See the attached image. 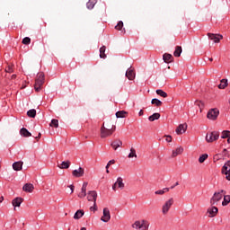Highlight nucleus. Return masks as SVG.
I'll use <instances>...</instances> for the list:
<instances>
[{
    "label": "nucleus",
    "mask_w": 230,
    "mask_h": 230,
    "mask_svg": "<svg viewBox=\"0 0 230 230\" xmlns=\"http://www.w3.org/2000/svg\"><path fill=\"white\" fill-rule=\"evenodd\" d=\"M44 76H45L44 73L42 72L38 73L35 80V84H34V89L36 93H39L42 85H44Z\"/></svg>",
    "instance_id": "obj_2"
},
{
    "label": "nucleus",
    "mask_w": 230,
    "mask_h": 230,
    "mask_svg": "<svg viewBox=\"0 0 230 230\" xmlns=\"http://www.w3.org/2000/svg\"><path fill=\"white\" fill-rule=\"evenodd\" d=\"M143 114H144L143 110H140V111L138 112V116H143Z\"/></svg>",
    "instance_id": "obj_52"
},
{
    "label": "nucleus",
    "mask_w": 230,
    "mask_h": 230,
    "mask_svg": "<svg viewBox=\"0 0 230 230\" xmlns=\"http://www.w3.org/2000/svg\"><path fill=\"white\" fill-rule=\"evenodd\" d=\"M175 186H179V181H176V183L171 187V190H173V188H175Z\"/></svg>",
    "instance_id": "obj_49"
},
{
    "label": "nucleus",
    "mask_w": 230,
    "mask_h": 230,
    "mask_svg": "<svg viewBox=\"0 0 230 230\" xmlns=\"http://www.w3.org/2000/svg\"><path fill=\"white\" fill-rule=\"evenodd\" d=\"M90 209H91V211H93H93H96V210H94V202H93V207H91Z\"/></svg>",
    "instance_id": "obj_55"
},
{
    "label": "nucleus",
    "mask_w": 230,
    "mask_h": 230,
    "mask_svg": "<svg viewBox=\"0 0 230 230\" xmlns=\"http://www.w3.org/2000/svg\"><path fill=\"white\" fill-rule=\"evenodd\" d=\"M116 188H118V185H117L116 183H114V184L112 185V190H113L114 191H116Z\"/></svg>",
    "instance_id": "obj_50"
},
{
    "label": "nucleus",
    "mask_w": 230,
    "mask_h": 230,
    "mask_svg": "<svg viewBox=\"0 0 230 230\" xmlns=\"http://www.w3.org/2000/svg\"><path fill=\"white\" fill-rule=\"evenodd\" d=\"M102 222H110L111 221V210L109 208H104L102 211V217H101Z\"/></svg>",
    "instance_id": "obj_9"
},
{
    "label": "nucleus",
    "mask_w": 230,
    "mask_h": 230,
    "mask_svg": "<svg viewBox=\"0 0 230 230\" xmlns=\"http://www.w3.org/2000/svg\"><path fill=\"white\" fill-rule=\"evenodd\" d=\"M161 118L160 113H154L153 115L148 117L149 121H155V119H159Z\"/></svg>",
    "instance_id": "obj_30"
},
{
    "label": "nucleus",
    "mask_w": 230,
    "mask_h": 230,
    "mask_svg": "<svg viewBox=\"0 0 230 230\" xmlns=\"http://www.w3.org/2000/svg\"><path fill=\"white\" fill-rule=\"evenodd\" d=\"M184 152V148L182 146H180L176 148V150H172V157H177V155H181Z\"/></svg>",
    "instance_id": "obj_22"
},
{
    "label": "nucleus",
    "mask_w": 230,
    "mask_h": 230,
    "mask_svg": "<svg viewBox=\"0 0 230 230\" xmlns=\"http://www.w3.org/2000/svg\"><path fill=\"white\" fill-rule=\"evenodd\" d=\"M106 173H109V169H106Z\"/></svg>",
    "instance_id": "obj_59"
},
{
    "label": "nucleus",
    "mask_w": 230,
    "mask_h": 230,
    "mask_svg": "<svg viewBox=\"0 0 230 230\" xmlns=\"http://www.w3.org/2000/svg\"><path fill=\"white\" fill-rule=\"evenodd\" d=\"M84 170L82 167H79L78 169H75L72 172V175L77 178L84 177Z\"/></svg>",
    "instance_id": "obj_14"
},
{
    "label": "nucleus",
    "mask_w": 230,
    "mask_h": 230,
    "mask_svg": "<svg viewBox=\"0 0 230 230\" xmlns=\"http://www.w3.org/2000/svg\"><path fill=\"white\" fill-rule=\"evenodd\" d=\"M220 158L218 157V155H216L215 156H214V161H218Z\"/></svg>",
    "instance_id": "obj_51"
},
{
    "label": "nucleus",
    "mask_w": 230,
    "mask_h": 230,
    "mask_svg": "<svg viewBox=\"0 0 230 230\" xmlns=\"http://www.w3.org/2000/svg\"><path fill=\"white\" fill-rule=\"evenodd\" d=\"M152 105H155L156 107H161L163 105V102H161L159 99H153L151 101Z\"/></svg>",
    "instance_id": "obj_35"
},
{
    "label": "nucleus",
    "mask_w": 230,
    "mask_h": 230,
    "mask_svg": "<svg viewBox=\"0 0 230 230\" xmlns=\"http://www.w3.org/2000/svg\"><path fill=\"white\" fill-rule=\"evenodd\" d=\"M84 210H77L74 215L75 220H80L84 217Z\"/></svg>",
    "instance_id": "obj_27"
},
{
    "label": "nucleus",
    "mask_w": 230,
    "mask_h": 230,
    "mask_svg": "<svg viewBox=\"0 0 230 230\" xmlns=\"http://www.w3.org/2000/svg\"><path fill=\"white\" fill-rule=\"evenodd\" d=\"M149 226H150V224H148L147 221L140 220V221H136L132 225V227H133V229H137V230H148Z\"/></svg>",
    "instance_id": "obj_4"
},
{
    "label": "nucleus",
    "mask_w": 230,
    "mask_h": 230,
    "mask_svg": "<svg viewBox=\"0 0 230 230\" xmlns=\"http://www.w3.org/2000/svg\"><path fill=\"white\" fill-rule=\"evenodd\" d=\"M187 129L188 124H180L176 128V134H178V136H181V134H184V132H186Z\"/></svg>",
    "instance_id": "obj_13"
},
{
    "label": "nucleus",
    "mask_w": 230,
    "mask_h": 230,
    "mask_svg": "<svg viewBox=\"0 0 230 230\" xmlns=\"http://www.w3.org/2000/svg\"><path fill=\"white\" fill-rule=\"evenodd\" d=\"M209 61H210V62H213V58H209Z\"/></svg>",
    "instance_id": "obj_57"
},
{
    "label": "nucleus",
    "mask_w": 230,
    "mask_h": 230,
    "mask_svg": "<svg viewBox=\"0 0 230 230\" xmlns=\"http://www.w3.org/2000/svg\"><path fill=\"white\" fill-rule=\"evenodd\" d=\"M163 58L165 64H170V62H173V56L172 54L165 53L164 54Z\"/></svg>",
    "instance_id": "obj_19"
},
{
    "label": "nucleus",
    "mask_w": 230,
    "mask_h": 230,
    "mask_svg": "<svg viewBox=\"0 0 230 230\" xmlns=\"http://www.w3.org/2000/svg\"><path fill=\"white\" fill-rule=\"evenodd\" d=\"M226 195V190H221L217 192H215L213 197L210 199V204L211 206H215L217 202H220L222 200V197Z\"/></svg>",
    "instance_id": "obj_3"
},
{
    "label": "nucleus",
    "mask_w": 230,
    "mask_h": 230,
    "mask_svg": "<svg viewBox=\"0 0 230 230\" xmlns=\"http://www.w3.org/2000/svg\"><path fill=\"white\" fill-rule=\"evenodd\" d=\"M220 137V133L217 131H212L210 133H208L206 136V141L208 143H213V141H217V139Z\"/></svg>",
    "instance_id": "obj_6"
},
{
    "label": "nucleus",
    "mask_w": 230,
    "mask_h": 230,
    "mask_svg": "<svg viewBox=\"0 0 230 230\" xmlns=\"http://www.w3.org/2000/svg\"><path fill=\"white\" fill-rule=\"evenodd\" d=\"M123 146V142L119 139H115L111 142V146L113 148V150H118L119 146Z\"/></svg>",
    "instance_id": "obj_17"
},
{
    "label": "nucleus",
    "mask_w": 230,
    "mask_h": 230,
    "mask_svg": "<svg viewBox=\"0 0 230 230\" xmlns=\"http://www.w3.org/2000/svg\"><path fill=\"white\" fill-rule=\"evenodd\" d=\"M170 191V188H164L163 190H156L155 195H164V193H168Z\"/></svg>",
    "instance_id": "obj_33"
},
{
    "label": "nucleus",
    "mask_w": 230,
    "mask_h": 230,
    "mask_svg": "<svg viewBox=\"0 0 230 230\" xmlns=\"http://www.w3.org/2000/svg\"><path fill=\"white\" fill-rule=\"evenodd\" d=\"M68 188H70L71 193L75 192V185H69Z\"/></svg>",
    "instance_id": "obj_48"
},
{
    "label": "nucleus",
    "mask_w": 230,
    "mask_h": 230,
    "mask_svg": "<svg viewBox=\"0 0 230 230\" xmlns=\"http://www.w3.org/2000/svg\"><path fill=\"white\" fill-rule=\"evenodd\" d=\"M208 213L209 214L208 217L213 218V217H217V214L218 213V208L217 207H211L208 209Z\"/></svg>",
    "instance_id": "obj_18"
},
{
    "label": "nucleus",
    "mask_w": 230,
    "mask_h": 230,
    "mask_svg": "<svg viewBox=\"0 0 230 230\" xmlns=\"http://www.w3.org/2000/svg\"><path fill=\"white\" fill-rule=\"evenodd\" d=\"M121 28H123V22L120 21V22H119L118 24L115 26V29L120 31Z\"/></svg>",
    "instance_id": "obj_44"
},
{
    "label": "nucleus",
    "mask_w": 230,
    "mask_h": 230,
    "mask_svg": "<svg viewBox=\"0 0 230 230\" xmlns=\"http://www.w3.org/2000/svg\"><path fill=\"white\" fill-rule=\"evenodd\" d=\"M173 206V198L169 199L162 207V213L163 215H168V211Z\"/></svg>",
    "instance_id": "obj_7"
},
{
    "label": "nucleus",
    "mask_w": 230,
    "mask_h": 230,
    "mask_svg": "<svg viewBox=\"0 0 230 230\" xmlns=\"http://www.w3.org/2000/svg\"><path fill=\"white\" fill-rule=\"evenodd\" d=\"M218 114H220V111L217 109H212L208 112L207 118L215 120L218 118Z\"/></svg>",
    "instance_id": "obj_10"
},
{
    "label": "nucleus",
    "mask_w": 230,
    "mask_h": 230,
    "mask_svg": "<svg viewBox=\"0 0 230 230\" xmlns=\"http://www.w3.org/2000/svg\"><path fill=\"white\" fill-rule=\"evenodd\" d=\"M96 199H98V193L96 190H90L87 193V200L89 202H94V211H98V206H96Z\"/></svg>",
    "instance_id": "obj_5"
},
{
    "label": "nucleus",
    "mask_w": 230,
    "mask_h": 230,
    "mask_svg": "<svg viewBox=\"0 0 230 230\" xmlns=\"http://www.w3.org/2000/svg\"><path fill=\"white\" fill-rule=\"evenodd\" d=\"M98 3V0H89L86 4L88 10H93L94 8V4Z\"/></svg>",
    "instance_id": "obj_26"
},
{
    "label": "nucleus",
    "mask_w": 230,
    "mask_h": 230,
    "mask_svg": "<svg viewBox=\"0 0 230 230\" xmlns=\"http://www.w3.org/2000/svg\"><path fill=\"white\" fill-rule=\"evenodd\" d=\"M230 202V195H224V200L222 202V206H227Z\"/></svg>",
    "instance_id": "obj_36"
},
{
    "label": "nucleus",
    "mask_w": 230,
    "mask_h": 230,
    "mask_svg": "<svg viewBox=\"0 0 230 230\" xmlns=\"http://www.w3.org/2000/svg\"><path fill=\"white\" fill-rule=\"evenodd\" d=\"M12 78H13V79L17 78V75H12Z\"/></svg>",
    "instance_id": "obj_56"
},
{
    "label": "nucleus",
    "mask_w": 230,
    "mask_h": 230,
    "mask_svg": "<svg viewBox=\"0 0 230 230\" xmlns=\"http://www.w3.org/2000/svg\"><path fill=\"white\" fill-rule=\"evenodd\" d=\"M27 116H29V118H35L37 116V111L35 109L28 111Z\"/></svg>",
    "instance_id": "obj_32"
},
{
    "label": "nucleus",
    "mask_w": 230,
    "mask_h": 230,
    "mask_svg": "<svg viewBox=\"0 0 230 230\" xmlns=\"http://www.w3.org/2000/svg\"><path fill=\"white\" fill-rule=\"evenodd\" d=\"M227 85H228L227 79H222L220 81V84H218V89H226Z\"/></svg>",
    "instance_id": "obj_28"
},
{
    "label": "nucleus",
    "mask_w": 230,
    "mask_h": 230,
    "mask_svg": "<svg viewBox=\"0 0 230 230\" xmlns=\"http://www.w3.org/2000/svg\"><path fill=\"white\" fill-rule=\"evenodd\" d=\"M50 127H55V128H58V119H52L50 122Z\"/></svg>",
    "instance_id": "obj_39"
},
{
    "label": "nucleus",
    "mask_w": 230,
    "mask_h": 230,
    "mask_svg": "<svg viewBox=\"0 0 230 230\" xmlns=\"http://www.w3.org/2000/svg\"><path fill=\"white\" fill-rule=\"evenodd\" d=\"M195 105H197L198 107H199L200 111H202V107H204V102L201 101H196L195 102Z\"/></svg>",
    "instance_id": "obj_43"
},
{
    "label": "nucleus",
    "mask_w": 230,
    "mask_h": 230,
    "mask_svg": "<svg viewBox=\"0 0 230 230\" xmlns=\"http://www.w3.org/2000/svg\"><path fill=\"white\" fill-rule=\"evenodd\" d=\"M181 53H182V47L176 46L174 53H173L174 57H181Z\"/></svg>",
    "instance_id": "obj_29"
},
{
    "label": "nucleus",
    "mask_w": 230,
    "mask_h": 230,
    "mask_svg": "<svg viewBox=\"0 0 230 230\" xmlns=\"http://www.w3.org/2000/svg\"><path fill=\"white\" fill-rule=\"evenodd\" d=\"M126 77L128 80H134V78H136V72H134V69H132V67L128 68V70L126 71Z\"/></svg>",
    "instance_id": "obj_15"
},
{
    "label": "nucleus",
    "mask_w": 230,
    "mask_h": 230,
    "mask_svg": "<svg viewBox=\"0 0 230 230\" xmlns=\"http://www.w3.org/2000/svg\"><path fill=\"white\" fill-rule=\"evenodd\" d=\"M222 173L226 175V181H230V161L226 162L222 167Z\"/></svg>",
    "instance_id": "obj_8"
},
{
    "label": "nucleus",
    "mask_w": 230,
    "mask_h": 230,
    "mask_svg": "<svg viewBox=\"0 0 230 230\" xmlns=\"http://www.w3.org/2000/svg\"><path fill=\"white\" fill-rule=\"evenodd\" d=\"M116 132V125L112 124L111 121H107L106 122V127L105 123L102 124V127L101 128V137L105 138V137H110V136H112Z\"/></svg>",
    "instance_id": "obj_1"
},
{
    "label": "nucleus",
    "mask_w": 230,
    "mask_h": 230,
    "mask_svg": "<svg viewBox=\"0 0 230 230\" xmlns=\"http://www.w3.org/2000/svg\"><path fill=\"white\" fill-rule=\"evenodd\" d=\"M221 137H222L223 139H226V137H228V138H229V137H230V131H227V130L223 131Z\"/></svg>",
    "instance_id": "obj_41"
},
{
    "label": "nucleus",
    "mask_w": 230,
    "mask_h": 230,
    "mask_svg": "<svg viewBox=\"0 0 230 230\" xmlns=\"http://www.w3.org/2000/svg\"><path fill=\"white\" fill-rule=\"evenodd\" d=\"M22 164L23 163L22 162H15L13 164V169L15 171V172H21V170H22Z\"/></svg>",
    "instance_id": "obj_21"
},
{
    "label": "nucleus",
    "mask_w": 230,
    "mask_h": 230,
    "mask_svg": "<svg viewBox=\"0 0 230 230\" xmlns=\"http://www.w3.org/2000/svg\"><path fill=\"white\" fill-rule=\"evenodd\" d=\"M105 46L100 48V58H107V55H105Z\"/></svg>",
    "instance_id": "obj_31"
},
{
    "label": "nucleus",
    "mask_w": 230,
    "mask_h": 230,
    "mask_svg": "<svg viewBox=\"0 0 230 230\" xmlns=\"http://www.w3.org/2000/svg\"><path fill=\"white\" fill-rule=\"evenodd\" d=\"M115 184L117 185L118 188H119L120 190H123V188H125V183H123V178L119 177L115 182Z\"/></svg>",
    "instance_id": "obj_24"
},
{
    "label": "nucleus",
    "mask_w": 230,
    "mask_h": 230,
    "mask_svg": "<svg viewBox=\"0 0 230 230\" xmlns=\"http://www.w3.org/2000/svg\"><path fill=\"white\" fill-rule=\"evenodd\" d=\"M206 159H208V154H204L200 155L199 158V163L202 164L204 163V161H206Z\"/></svg>",
    "instance_id": "obj_40"
},
{
    "label": "nucleus",
    "mask_w": 230,
    "mask_h": 230,
    "mask_svg": "<svg viewBox=\"0 0 230 230\" xmlns=\"http://www.w3.org/2000/svg\"><path fill=\"white\" fill-rule=\"evenodd\" d=\"M127 114V111H120L116 112V118H125V115Z\"/></svg>",
    "instance_id": "obj_38"
},
{
    "label": "nucleus",
    "mask_w": 230,
    "mask_h": 230,
    "mask_svg": "<svg viewBox=\"0 0 230 230\" xmlns=\"http://www.w3.org/2000/svg\"><path fill=\"white\" fill-rule=\"evenodd\" d=\"M129 159H132V157H137V155L136 154V149L134 147L130 148V153L128 155Z\"/></svg>",
    "instance_id": "obj_37"
},
{
    "label": "nucleus",
    "mask_w": 230,
    "mask_h": 230,
    "mask_svg": "<svg viewBox=\"0 0 230 230\" xmlns=\"http://www.w3.org/2000/svg\"><path fill=\"white\" fill-rule=\"evenodd\" d=\"M156 94H158V96H161L162 98H168V93H166V92L163 90H156Z\"/></svg>",
    "instance_id": "obj_34"
},
{
    "label": "nucleus",
    "mask_w": 230,
    "mask_h": 230,
    "mask_svg": "<svg viewBox=\"0 0 230 230\" xmlns=\"http://www.w3.org/2000/svg\"><path fill=\"white\" fill-rule=\"evenodd\" d=\"M40 136H41V134L39 133L38 137H36V139H40Z\"/></svg>",
    "instance_id": "obj_53"
},
{
    "label": "nucleus",
    "mask_w": 230,
    "mask_h": 230,
    "mask_svg": "<svg viewBox=\"0 0 230 230\" xmlns=\"http://www.w3.org/2000/svg\"><path fill=\"white\" fill-rule=\"evenodd\" d=\"M88 182L84 181L83 183L82 189H81V192L78 194L79 199H84V197H87V186H88Z\"/></svg>",
    "instance_id": "obj_12"
},
{
    "label": "nucleus",
    "mask_w": 230,
    "mask_h": 230,
    "mask_svg": "<svg viewBox=\"0 0 230 230\" xmlns=\"http://www.w3.org/2000/svg\"><path fill=\"white\" fill-rule=\"evenodd\" d=\"M3 200H4V197H0V202H3Z\"/></svg>",
    "instance_id": "obj_54"
},
{
    "label": "nucleus",
    "mask_w": 230,
    "mask_h": 230,
    "mask_svg": "<svg viewBox=\"0 0 230 230\" xmlns=\"http://www.w3.org/2000/svg\"><path fill=\"white\" fill-rule=\"evenodd\" d=\"M208 39H210V40H214L216 44H218V42H220V40L224 39V36H222V34L208 33Z\"/></svg>",
    "instance_id": "obj_11"
},
{
    "label": "nucleus",
    "mask_w": 230,
    "mask_h": 230,
    "mask_svg": "<svg viewBox=\"0 0 230 230\" xmlns=\"http://www.w3.org/2000/svg\"><path fill=\"white\" fill-rule=\"evenodd\" d=\"M114 163H116L115 160L109 161L107 165H106V170H108L111 167V164H114Z\"/></svg>",
    "instance_id": "obj_46"
},
{
    "label": "nucleus",
    "mask_w": 230,
    "mask_h": 230,
    "mask_svg": "<svg viewBox=\"0 0 230 230\" xmlns=\"http://www.w3.org/2000/svg\"><path fill=\"white\" fill-rule=\"evenodd\" d=\"M22 190L23 191H26V193H33L35 187L31 183H26L23 185Z\"/></svg>",
    "instance_id": "obj_16"
},
{
    "label": "nucleus",
    "mask_w": 230,
    "mask_h": 230,
    "mask_svg": "<svg viewBox=\"0 0 230 230\" xmlns=\"http://www.w3.org/2000/svg\"><path fill=\"white\" fill-rule=\"evenodd\" d=\"M20 134H21V136H23V137H31V134L25 128H22L20 130Z\"/></svg>",
    "instance_id": "obj_25"
},
{
    "label": "nucleus",
    "mask_w": 230,
    "mask_h": 230,
    "mask_svg": "<svg viewBox=\"0 0 230 230\" xmlns=\"http://www.w3.org/2000/svg\"><path fill=\"white\" fill-rule=\"evenodd\" d=\"M58 166L61 170H67V168H69V166H71V162H69V161L62 162L61 164H58Z\"/></svg>",
    "instance_id": "obj_23"
},
{
    "label": "nucleus",
    "mask_w": 230,
    "mask_h": 230,
    "mask_svg": "<svg viewBox=\"0 0 230 230\" xmlns=\"http://www.w3.org/2000/svg\"><path fill=\"white\" fill-rule=\"evenodd\" d=\"M5 73H13V67L8 66V67L5 68Z\"/></svg>",
    "instance_id": "obj_45"
},
{
    "label": "nucleus",
    "mask_w": 230,
    "mask_h": 230,
    "mask_svg": "<svg viewBox=\"0 0 230 230\" xmlns=\"http://www.w3.org/2000/svg\"><path fill=\"white\" fill-rule=\"evenodd\" d=\"M23 200L22 198H16L13 199L12 204L14 208H21V204H22Z\"/></svg>",
    "instance_id": "obj_20"
},
{
    "label": "nucleus",
    "mask_w": 230,
    "mask_h": 230,
    "mask_svg": "<svg viewBox=\"0 0 230 230\" xmlns=\"http://www.w3.org/2000/svg\"><path fill=\"white\" fill-rule=\"evenodd\" d=\"M165 141H167V143H172V136H170V135H167V136H165Z\"/></svg>",
    "instance_id": "obj_47"
},
{
    "label": "nucleus",
    "mask_w": 230,
    "mask_h": 230,
    "mask_svg": "<svg viewBox=\"0 0 230 230\" xmlns=\"http://www.w3.org/2000/svg\"><path fill=\"white\" fill-rule=\"evenodd\" d=\"M227 142L230 143V137H228Z\"/></svg>",
    "instance_id": "obj_58"
},
{
    "label": "nucleus",
    "mask_w": 230,
    "mask_h": 230,
    "mask_svg": "<svg viewBox=\"0 0 230 230\" xmlns=\"http://www.w3.org/2000/svg\"><path fill=\"white\" fill-rule=\"evenodd\" d=\"M31 39H30L29 37H25L22 40V44L28 45V44H31Z\"/></svg>",
    "instance_id": "obj_42"
}]
</instances>
